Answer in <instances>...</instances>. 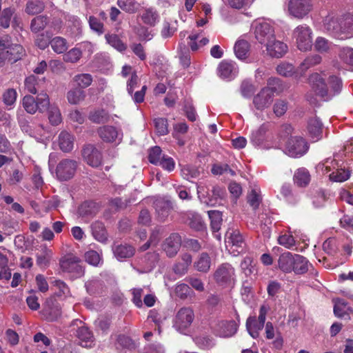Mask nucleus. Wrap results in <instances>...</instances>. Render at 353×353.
Masks as SVG:
<instances>
[{"label": "nucleus", "instance_id": "nucleus-1", "mask_svg": "<svg viewBox=\"0 0 353 353\" xmlns=\"http://www.w3.org/2000/svg\"><path fill=\"white\" fill-rule=\"evenodd\" d=\"M310 82L316 94L325 100H329L334 96L339 94L343 88L341 78L336 75L329 77L327 80L328 85L326 84L320 74L317 73L313 74L310 77Z\"/></svg>", "mask_w": 353, "mask_h": 353}, {"label": "nucleus", "instance_id": "nucleus-2", "mask_svg": "<svg viewBox=\"0 0 353 353\" xmlns=\"http://www.w3.org/2000/svg\"><path fill=\"white\" fill-rule=\"evenodd\" d=\"M325 29L338 39H346L353 36V16L327 17L324 22Z\"/></svg>", "mask_w": 353, "mask_h": 353}, {"label": "nucleus", "instance_id": "nucleus-3", "mask_svg": "<svg viewBox=\"0 0 353 353\" xmlns=\"http://www.w3.org/2000/svg\"><path fill=\"white\" fill-rule=\"evenodd\" d=\"M252 27L256 39L261 44H265L275 37L274 28L270 22L264 19L254 21Z\"/></svg>", "mask_w": 353, "mask_h": 353}, {"label": "nucleus", "instance_id": "nucleus-4", "mask_svg": "<svg viewBox=\"0 0 353 353\" xmlns=\"http://www.w3.org/2000/svg\"><path fill=\"white\" fill-rule=\"evenodd\" d=\"M79 167V162L72 159H63L56 166V178L60 181H67L72 179Z\"/></svg>", "mask_w": 353, "mask_h": 353}, {"label": "nucleus", "instance_id": "nucleus-5", "mask_svg": "<svg viewBox=\"0 0 353 353\" xmlns=\"http://www.w3.org/2000/svg\"><path fill=\"white\" fill-rule=\"evenodd\" d=\"M80 263L81 259L78 256L68 254L60 260V266L63 272L70 273L73 279H77L83 276L85 273Z\"/></svg>", "mask_w": 353, "mask_h": 353}, {"label": "nucleus", "instance_id": "nucleus-6", "mask_svg": "<svg viewBox=\"0 0 353 353\" xmlns=\"http://www.w3.org/2000/svg\"><path fill=\"white\" fill-rule=\"evenodd\" d=\"M213 276L215 281L222 286H231L236 281L235 270L228 263L219 265Z\"/></svg>", "mask_w": 353, "mask_h": 353}, {"label": "nucleus", "instance_id": "nucleus-7", "mask_svg": "<svg viewBox=\"0 0 353 353\" xmlns=\"http://www.w3.org/2000/svg\"><path fill=\"white\" fill-rule=\"evenodd\" d=\"M309 145L306 141L301 137H292L285 147V153L290 157L299 158L308 150Z\"/></svg>", "mask_w": 353, "mask_h": 353}, {"label": "nucleus", "instance_id": "nucleus-8", "mask_svg": "<svg viewBox=\"0 0 353 353\" xmlns=\"http://www.w3.org/2000/svg\"><path fill=\"white\" fill-rule=\"evenodd\" d=\"M194 319V313L190 307H182L176 313L174 327L179 332L185 334Z\"/></svg>", "mask_w": 353, "mask_h": 353}, {"label": "nucleus", "instance_id": "nucleus-9", "mask_svg": "<svg viewBox=\"0 0 353 353\" xmlns=\"http://www.w3.org/2000/svg\"><path fill=\"white\" fill-rule=\"evenodd\" d=\"M225 242L227 249L234 256L244 249V239L238 230L229 229L225 233Z\"/></svg>", "mask_w": 353, "mask_h": 353}, {"label": "nucleus", "instance_id": "nucleus-10", "mask_svg": "<svg viewBox=\"0 0 353 353\" xmlns=\"http://www.w3.org/2000/svg\"><path fill=\"white\" fill-rule=\"evenodd\" d=\"M312 30L307 25L297 26L294 32L293 37L296 39L298 48L301 51L311 49L312 46Z\"/></svg>", "mask_w": 353, "mask_h": 353}, {"label": "nucleus", "instance_id": "nucleus-11", "mask_svg": "<svg viewBox=\"0 0 353 353\" xmlns=\"http://www.w3.org/2000/svg\"><path fill=\"white\" fill-rule=\"evenodd\" d=\"M274 92L275 88H263L259 93L253 97L252 103L254 108L261 112L270 107L273 101Z\"/></svg>", "mask_w": 353, "mask_h": 353}, {"label": "nucleus", "instance_id": "nucleus-12", "mask_svg": "<svg viewBox=\"0 0 353 353\" xmlns=\"http://www.w3.org/2000/svg\"><path fill=\"white\" fill-rule=\"evenodd\" d=\"M83 159L88 165L92 168L101 165L103 156L101 152L93 145L88 144L83 147L81 152Z\"/></svg>", "mask_w": 353, "mask_h": 353}, {"label": "nucleus", "instance_id": "nucleus-13", "mask_svg": "<svg viewBox=\"0 0 353 353\" xmlns=\"http://www.w3.org/2000/svg\"><path fill=\"white\" fill-rule=\"evenodd\" d=\"M312 8L310 0H290L288 5L290 13L296 18L302 19Z\"/></svg>", "mask_w": 353, "mask_h": 353}, {"label": "nucleus", "instance_id": "nucleus-14", "mask_svg": "<svg viewBox=\"0 0 353 353\" xmlns=\"http://www.w3.org/2000/svg\"><path fill=\"white\" fill-rule=\"evenodd\" d=\"M181 245V236L177 233H172L164 240L162 249L168 257L172 258L178 253Z\"/></svg>", "mask_w": 353, "mask_h": 353}, {"label": "nucleus", "instance_id": "nucleus-15", "mask_svg": "<svg viewBox=\"0 0 353 353\" xmlns=\"http://www.w3.org/2000/svg\"><path fill=\"white\" fill-rule=\"evenodd\" d=\"M157 218L160 221H164L170 215L172 210V202L164 198H158L154 201Z\"/></svg>", "mask_w": 353, "mask_h": 353}, {"label": "nucleus", "instance_id": "nucleus-16", "mask_svg": "<svg viewBox=\"0 0 353 353\" xmlns=\"http://www.w3.org/2000/svg\"><path fill=\"white\" fill-rule=\"evenodd\" d=\"M239 325L234 321H221L216 324L215 332L221 337H231L237 331Z\"/></svg>", "mask_w": 353, "mask_h": 353}, {"label": "nucleus", "instance_id": "nucleus-17", "mask_svg": "<svg viewBox=\"0 0 353 353\" xmlns=\"http://www.w3.org/2000/svg\"><path fill=\"white\" fill-rule=\"evenodd\" d=\"M218 74L223 79H232L234 78L238 72L239 68L235 62L232 61H222L217 68Z\"/></svg>", "mask_w": 353, "mask_h": 353}, {"label": "nucleus", "instance_id": "nucleus-18", "mask_svg": "<svg viewBox=\"0 0 353 353\" xmlns=\"http://www.w3.org/2000/svg\"><path fill=\"white\" fill-rule=\"evenodd\" d=\"M268 54L275 58L282 57L288 51V46L282 41L276 40L275 37L265 43Z\"/></svg>", "mask_w": 353, "mask_h": 353}, {"label": "nucleus", "instance_id": "nucleus-19", "mask_svg": "<svg viewBox=\"0 0 353 353\" xmlns=\"http://www.w3.org/2000/svg\"><path fill=\"white\" fill-rule=\"evenodd\" d=\"M308 134L313 141H317L322 137L323 123L317 117H311L307 121Z\"/></svg>", "mask_w": 353, "mask_h": 353}, {"label": "nucleus", "instance_id": "nucleus-20", "mask_svg": "<svg viewBox=\"0 0 353 353\" xmlns=\"http://www.w3.org/2000/svg\"><path fill=\"white\" fill-rule=\"evenodd\" d=\"M295 254L290 252H285L281 254L278 259L279 268L285 273H290L293 272L295 261Z\"/></svg>", "mask_w": 353, "mask_h": 353}, {"label": "nucleus", "instance_id": "nucleus-21", "mask_svg": "<svg viewBox=\"0 0 353 353\" xmlns=\"http://www.w3.org/2000/svg\"><path fill=\"white\" fill-rule=\"evenodd\" d=\"M77 337L82 347H90L94 344V336L92 332L86 326H81L77 330Z\"/></svg>", "mask_w": 353, "mask_h": 353}, {"label": "nucleus", "instance_id": "nucleus-22", "mask_svg": "<svg viewBox=\"0 0 353 353\" xmlns=\"http://www.w3.org/2000/svg\"><path fill=\"white\" fill-rule=\"evenodd\" d=\"M112 251L115 257L121 261L132 257L134 254L135 249L128 244H119L114 245Z\"/></svg>", "mask_w": 353, "mask_h": 353}, {"label": "nucleus", "instance_id": "nucleus-23", "mask_svg": "<svg viewBox=\"0 0 353 353\" xmlns=\"http://www.w3.org/2000/svg\"><path fill=\"white\" fill-rule=\"evenodd\" d=\"M59 145L63 152H70L74 148V137L67 131H62L58 137Z\"/></svg>", "mask_w": 353, "mask_h": 353}, {"label": "nucleus", "instance_id": "nucleus-24", "mask_svg": "<svg viewBox=\"0 0 353 353\" xmlns=\"http://www.w3.org/2000/svg\"><path fill=\"white\" fill-rule=\"evenodd\" d=\"M225 196V190L219 186H214L212 190V194L203 202L208 206H216L221 204Z\"/></svg>", "mask_w": 353, "mask_h": 353}, {"label": "nucleus", "instance_id": "nucleus-25", "mask_svg": "<svg viewBox=\"0 0 353 353\" xmlns=\"http://www.w3.org/2000/svg\"><path fill=\"white\" fill-rule=\"evenodd\" d=\"M99 210V205L94 201H85L78 209L79 214L82 217H92Z\"/></svg>", "mask_w": 353, "mask_h": 353}, {"label": "nucleus", "instance_id": "nucleus-26", "mask_svg": "<svg viewBox=\"0 0 353 353\" xmlns=\"http://www.w3.org/2000/svg\"><path fill=\"white\" fill-rule=\"evenodd\" d=\"M92 234L93 237L101 243H105L108 239V234L104 224L96 221L91 225Z\"/></svg>", "mask_w": 353, "mask_h": 353}, {"label": "nucleus", "instance_id": "nucleus-27", "mask_svg": "<svg viewBox=\"0 0 353 353\" xmlns=\"http://www.w3.org/2000/svg\"><path fill=\"white\" fill-rule=\"evenodd\" d=\"M211 267V258L207 252H202L194 262V268L200 272L207 273Z\"/></svg>", "mask_w": 353, "mask_h": 353}, {"label": "nucleus", "instance_id": "nucleus-28", "mask_svg": "<svg viewBox=\"0 0 353 353\" xmlns=\"http://www.w3.org/2000/svg\"><path fill=\"white\" fill-rule=\"evenodd\" d=\"M85 287L88 294L90 295H97L102 293L105 288L103 282L98 279L93 278L85 283Z\"/></svg>", "mask_w": 353, "mask_h": 353}, {"label": "nucleus", "instance_id": "nucleus-29", "mask_svg": "<svg viewBox=\"0 0 353 353\" xmlns=\"http://www.w3.org/2000/svg\"><path fill=\"white\" fill-rule=\"evenodd\" d=\"M99 134L102 140L106 142H113L119 136L117 130L110 125H105L99 129Z\"/></svg>", "mask_w": 353, "mask_h": 353}, {"label": "nucleus", "instance_id": "nucleus-30", "mask_svg": "<svg viewBox=\"0 0 353 353\" xmlns=\"http://www.w3.org/2000/svg\"><path fill=\"white\" fill-rule=\"evenodd\" d=\"M263 327L264 325L257 321L256 316H250L246 321V329L253 339L259 337V332Z\"/></svg>", "mask_w": 353, "mask_h": 353}, {"label": "nucleus", "instance_id": "nucleus-31", "mask_svg": "<svg viewBox=\"0 0 353 353\" xmlns=\"http://www.w3.org/2000/svg\"><path fill=\"white\" fill-rule=\"evenodd\" d=\"M294 181L299 187L307 186L310 181L309 171L305 168L297 169L294 174Z\"/></svg>", "mask_w": 353, "mask_h": 353}, {"label": "nucleus", "instance_id": "nucleus-32", "mask_svg": "<svg viewBox=\"0 0 353 353\" xmlns=\"http://www.w3.org/2000/svg\"><path fill=\"white\" fill-rule=\"evenodd\" d=\"M89 119L94 123H105L110 120L108 112L103 108H98L90 111Z\"/></svg>", "mask_w": 353, "mask_h": 353}, {"label": "nucleus", "instance_id": "nucleus-33", "mask_svg": "<svg viewBox=\"0 0 353 353\" xmlns=\"http://www.w3.org/2000/svg\"><path fill=\"white\" fill-rule=\"evenodd\" d=\"M181 261L176 263L174 268V272L177 274H185L188 270V267L192 263V256L188 253H184L181 257Z\"/></svg>", "mask_w": 353, "mask_h": 353}, {"label": "nucleus", "instance_id": "nucleus-34", "mask_svg": "<svg viewBox=\"0 0 353 353\" xmlns=\"http://www.w3.org/2000/svg\"><path fill=\"white\" fill-rule=\"evenodd\" d=\"M250 43L243 39L238 40L234 46L236 57L240 60H244L248 57L250 51Z\"/></svg>", "mask_w": 353, "mask_h": 353}, {"label": "nucleus", "instance_id": "nucleus-35", "mask_svg": "<svg viewBox=\"0 0 353 353\" xmlns=\"http://www.w3.org/2000/svg\"><path fill=\"white\" fill-rule=\"evenodd\" d=\"M6 53L8 57V61L11 63H14L25 55V50L22 46L12 44V46L6 50Z\"/></svg>", "mask_w": 353, "mask_h": 353}, {"label": "nucleus", "instance_id": "nucleus-36", "mask_svg": "<svg viewBox=\"0 0 353 353\" xmlns=\"http://www.w3.org/2000/svg\"><path fill=\"white\" fill-rule=\"evenodd\" d=\"M268 130L267 123L262 124L257 130L252 131L250 137L252 143L255 145H260L265 139V134Z\"/></svg>", "mask_w": 353, "mask_h": 353}, {"label": "nucleus", "instance_id": "nucleus-37", "mask_svg": "<svg viewBox=\"0 0 353 353\" xmlns=\"http://www.w3.org/2000/svg\"><path fill=\"white\" fill-rule=\"evenodd\" d=\"M295 261L294 262V266L293 272L296 274H303L308 271L309 261L307 259L300 255L295 254Z\"/></svg>", "mask_w": 353, "mask_h": 353}, {"label": "nucleus", "instance_id": "nucleus-38", "mask_svg": "<svg viewBox=\"0 0 353 353\" xmlns=\"http://www.w3.org/2000/svg\"><path fill=\"white\" fill-rule=\"evenodd\" d=\"M52 257V250L45 247L37 254V265L41 268H46L49 265Z\"/></svg>", "mask_w": 353, "mask_h": 353}, {"label": "nucleus", "instance_id": "nucleus-39", "mask_svg": "<svg viewBox=\"0 0 353 353\" xmlns=\"http://www.w3.org/2000/svg\"><path fill=\"white\" fill-rule=\"evenodd\" d=\"M351 176V170L345 168H338L336 171L330 174V180L334 182H344L350 179Z\"/></svg>", "mask_w": 353, "mask_h": 353}, {"label": "nucleus", "instance_id": "nucleus-40", "mask_svg": "<svg viewBox=\"0 0 353 353\" xmlns=\"http://www.w3.org/2000/svg\"><path fill=\"white\" fill-rule=\"evenodd\" d=\"M208 214L212 230L213 232H218L222 225V213L219 210H209Z\"/></svg>", "mask_w": 353, "mask_h": 353}, {"label": "nucleus", "instance_id": "nucleus-41", "mask_svg": "<svg viewBox=\"0 0 353 353\" xmlns=\"http://www.w3.org/2000/svg\"><path fill=\"white\" fill-rule=\"evenodd\" d=\"M85 261L90 265L97 267L103 263L101 255L97 251L90 250L84 254Z\"/></svg>", "mask_w": 353, "mask_h": 353}, {"label": "nucleus", "instance_id": "nucleus-42", "mask_svg": "<svg viewBox=\"0 0 353 353\" xmlns=\"http://www.w3.org/2000/svg\"><path fill=\"white\" fill-rule=\"evenodd\" d=\"M44 3L39 0H30L26 6V12L30 15L41 13L44 10Z\"/></svg>", "mask_w": 353, "mask_h": 353}, {"label": "nucleus", "instance_id": "nucleus-43", "mask_svg": "<svg viewBox=\"0 0 353 353\" xmlns=\"http://www.w3.org/2000/svg\"><path fill=\"white\" fill-rule=\"evenodd\" d=\"M85 97V92L80 88L70 90L67 93V99L70 104H78Z\"/></svg>", "mask_w": 353, "mask_h": 353}, {"label": "nucleus", "instance_id": "nucleus-44", "mask_svg": "<svg viewBox=\"0 0 353 353\" xmlns=\"http://www.w3.org/2000/svg\"><path fill=\"white\" fill-rule=\"evenodd\" d=\"M50 45L54 52L57 54L65 52L68 48L66 39L61 37H54L50 41Z\"/></svg>", "mask_w": 353, "mask_h": 353}, {"label": "nucleus", "instance_id": "nucleus-45", "mask_svg": "<svg viewBox=\"0 0 353 353\" xmlns=\"http://www.w3.org/2000/svg\"><path fill=\"white\" fill-rule=\"evenodd\" d=\"M334 45L327 39L319 37L314 43V48L320 53H328L332 50Z\"/></svg>", "mask_w": 353, "mask_h": 353}, {"label": "nucleus", "instance_id": "nucleus-46", "mask_svg": "<svg viewBox=\"0 0 353 353\" xmlns=\"http://www.w3.org/2000/svg\"><path fill=\"white\" fill-rule=\"evenodd\" d=\"M117 6L127 13H135L139 9V3L135 0H117Z\"/></svg>", "mask_w": 353, "mask_h": 353}, {"label": "nucleus", "instance_id": "nucleus-47", "mask_svg": "<svg viewBox=\"0 0 353 353\" xmlns=\"http://www.w3.org/2000/svg\"><path fill=\"white\" fill-rule=\"evenodd\" d=\"M47 110L49 121L52 125H58L62 122L61 114L57 105H51Z\"/></svg>", "mask_w": 353, "mask_h": 353}, {"label": "nucleus", "instance_id": "nucleus-48", "mask_svg": "<svg viewBox=\"0 0 353 353\" xmlns=\"http://www.w3.org/2000/svg\"><path fill=\"white\" fill-rule=\"evenodd\" d=\"M105 39L109 45L117 50L120 52L125 50L126 46L122 42L118 35L115 34H106Z\"/></svg>", "mask_w": 353, "mask_h": 353}, {"label": "nucleus", "instance_id": "nucleus-49", "mask_svg": "<svg viewBox=\"0 0 353 353\" xmlns=\"http://www.w3.org/2000/svg\"><path fill=\"white\" fill-rule=\"evenodd\" d=\"M48 23V20L47 17L43 15L36 17L31 21V30L34 32H39L46 28Z\"/></svg>", "mask_w": 353, "mask_h": 353}, {"label": "nucleus", "instance_id": "nucleus-50", "mask_svg": "<svg viewBox=\"0 0 353 353\" xmlns=\"http://www.w3.org/2000/svg\"><path fill=\"white\" fill-rule=\"evenodd\" d=\"M74 81L79 86V88L83 89L90 86L92 82V77L88 73L77 74L73 78Z\"/></svg>", "mask_w": 353, "mask_h": 353}, {"label": "nucleus", "instance_id": "nucleus-51", "mask_svg": "<svg viewBox=\"0 0 353 353\" xmlns=\"http://www.w3.org/2000/svg\"><path fill=\"white\" fill-rule=\"evenodd\" d=\"M190 42L188 45L192 51H196L200 47L204 46L208 43L209 39L206 37L201 39L199 43H196V40L199 39V33L192 32L189 37Z\"/></svg>", "mask_w": 353, "mask_h": 353}, {"label": "nucleus", "instance_id": "nucleus-52", "mask_svg": "<svg viewBox=\"0 0 353 353\" xmlns=\"http://www.w3.org/2000/svg\"><path fill=\"white\" fill-rule=\"evenodd\" d=\"M38 110L40 112L47 110L51 105H50V98L47 93L41 92L35 98Z\"/></svg>", "mask_w": 353, "mask_h": 353}, {"label": "nucleus", "instance_id": "nucleus-53", "mask_svg": "<svg viewBox=\"0 0 353 353\" xmlns=\"http://www.w3.org/2000/svg\"><path fill=\"white\" fill-rule=\"evenodd\" d=\"M22 105L25 110L31 114H34L38 110L35 98L30 95H26L23 97Z\"/></svg>", "mask_w": 353, "mask_h": 353}, {"label": "nucleus", "instance_id": "nucleus-54", "mask_svg": "<svg viewBox=\"0 0 353 353\" xmlns=\"http://www.w3.org/2000/svg\"><path fill=\"white\" fill-rule=\"evenodd\" d=\"M154 125L157 133L159 136H163L168 133V123L165 118H155L153 120Z\"/></svg>", "mask_w": 353, "mask_h": 353}, {"label": "nucleus", "instance_id": "nucleus-55", "mask_svg": "<svg viewBox=\"0 0 353 353\" xmlns=\"http://www.w3.org/2000/svg\"><path fill=\"white\" fill-rule=\"evenodd\" d=\"M322 61V58L319 54H314L309 56L304 59V61L300 65L301 70L305 71L311 67H313L317 64H319Z\"/></svg>", "mask_w": 353, "mask_h": 353}, {"label": "nucleus", "instance_id": "nucleus-56", "mask_svg": "<svg viewBox=\"0 0 353 353\" xmlns=\"http://www.w3.org/2000/svg\"><path fill=\"white\" fill-rule=\"evenodd\" d=\"M339 57L345 63L353 66V48H341L339 52Z\"/></svg>", "mask_w": 353, "mask_h": 353}, {"label": "nucleus", "instance_id": "nucleus-57", "mask_svg": "<svg viewBox=\"0 0 353 353\" xmlns=\"http://www.w3.org/2000/svg\"><path fill=\"white\" fill-rule=\"evenodd\" d=\"M15 12V9L12 7L5 8L0 16V26L3 28H8L10 26V20Z\"/></svg>", "mask_w": 353, "mask_h": 353}, {"label": "nucleus", "instance_id": "nucleus-58", "mask_svg": "<svg viewBox=\"0 0 353 353\" xmlns=\"http://www.w3.org/2000/svg\"><path fill=\"white\" fill-rule=\"evenodd\" d=\"M288 109V103L283 99H277L272 106L274 114L280 117L285 114Z\"/></svg>", "mask_w": 353, "mask_h": 353}, {"label": "nucleus", "instance_id": "nucleus-59", "mask_svg": "<svg viewBox=\"0 0 353 353\" xmlns=\"http://www.w3.org/2000/svg\"><path fill=\"white\" fill-rule=\"evenodd\" d=\"M116 347L117 349L124 348L128 350H132L135 348V344L132 340L125 335H119L117 337L116 342Z\"/></svg>", "mask_w": 353, "mask_h": 353}, {"label": "nucleus", "instance_id": "nucleus-60", "mask_svg": "<svg viewBox=\"0 0 353 353\" xmlns=\"http://www.w3.org/2000/svg\"><path fill=\"white\" fill-rule=\"evenodd\" d=\"M82 52L79 48H74L63 55V60L68 63H77L81 57Z\"/></svg>", "mask_w": 353, "mask_h": 353}, {"label": "nucleus", "instance_id": "nucleus-61", "mask_svg": "<svg viewBox=\"0 0 353 353\" xmlns=\"http://www.w3.org/2000/svg\"><path fill=\"white\" fill-rule=\"evenodd\" d=\"M241 268L246 276L252 274L255 271V264L253 259L246 256L241 263Z\"/></svg>", "mask_w": 353, "mask_h": 353}, {"label": "nucleus", "instance_id": "nucleus-62", "mask_svg": "<svg viewBox=\"0 0 353 353\" xmlns=\"http://www.w3.org/2000/svg\"><path fill=\"white\" fill-rule=\"evenodd\" d=\"M46 319L49 321H56L61 315V307L58 304H54L52 307L45 309Z\"/></svg>", "mask_w": 353, "mask_h": 353}, {"label": "nucleus", "instance_id": "nucleus-63", "mask_svg": "<svg viewBox=\"0 0 353 353\" xmlns=\"http://www.w3.org/2000/svg\"><path fill=\"white\" fill-rule=\"evenodd\" d=\"M165 156V154H162L160 147L154 146L150 150L148 160L151 163L157 165Z\"/></svg>", "mask_w": 353, "mask_h": 353}, {"label": "nucleus", "instance_id": "nucleus-64", "mask_svg": "<svg viewBox=\"0 0 353 353\" xmlns=\"http://www.w3.org/2000/svg\"><path fill=\"white\" fill-rule=\"evenodd\" d=\"M181 172L182 177L188 181L197 178L200 174L199 171L196 168L190 165L183 166L181 168Z\"/></svg>", "mask_w": 353, "mask_h": 353}]
</instances>
